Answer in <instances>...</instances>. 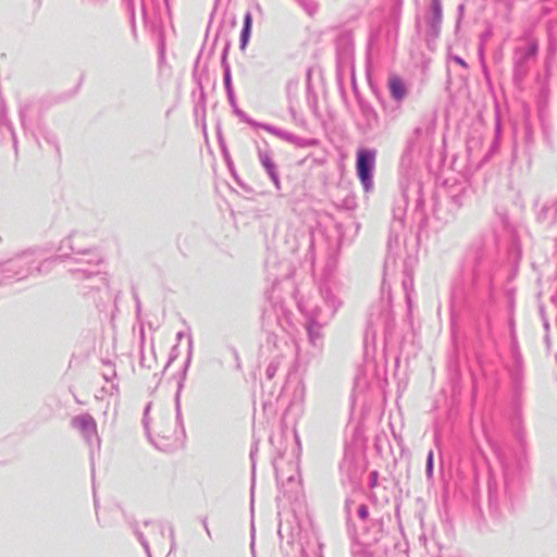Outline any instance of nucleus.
<instances>
[{
    "label": "nucleus",
    "mask_w": 557,
    "mask_h": 557,
    "mask_svg": "<svg viewBox=\"0 0 557 557\" xmlns=\"http://www.w3.org/2000/svg\"><path fill=\"white\" fill-rule=\"evenodd\" d=\"M240 46L244 47V29L240 33Z\"/></svg>",
    "instance_id": "nucleus-8"
},
{
    "label": "nucleus",
    "mask_w": 557,
    "mask_h": 557,
    "mask_svg": "<svg viewBox=\"0 0 557 557\" xmlns=\"http://www.w3.org/2000/svg\"><path fill=\"white\" fill-rule=\"evenodd\" d=\"M453 60H454L457 64H459V65H461V66H463V67H467V63H466V62H465L460 57H456V55H455V57H453Z\"/></svg>",
    "instance_id": "nucleus-6"
},
{
    "label": "nucleus",
    "mask_w": 557,
    "mask_h": 557,
    "mask_svg": "<svg viewBox=\"0 0 557 557\" xmlns=\"http://www.w3.org/2000/svg\"><path fill=\"white\" fill-rule=\"evenodd\" d=\"M432 471H433V451L430 450L428 454L426 472L429 475H431Z\"/></svg>",
    "instance_id": "nucleus-4"
},
{
    "label": "nucleus",
    "mask_w": 557,
    "mask_h": 557,
    "mask_svg": "<svg viewBox=\"0 0 557 557\" xmlns=\"http://www.w3.org/2000/svg\"><path fill=\"white\" fill-rule=\"evenodd\" d=\"M375 161V151L359 149L357 151V174L364 189L371 186V170Z\"/></svg>",
    "instance_id": "nucleus-1"
},
{
    "label": "nucleus",
    "mask_w": 557,
    "mask_h": 557,
    "mask_svg": "<svg viewBox=\"0 0 557 557\" xmlns=\"http://www.w3.org/2000/svg\"><path fill=\"white\" fill-rule=\"evenodd\" d=\"M388 87H389L391 95L396 100H401L405 97L406 88H405L403 81L398 76L393 75L389 77Z\"/></svg>",
    "instance_id": "nucleus-2"
},
{
    "label": "nucleus",
    "mask_w": 557,
    "mask_h": 557,
    "mask_svg": "<svg viewBox=\"0 0 557 557\" xmlns=\"http://www.w3.org/2000/svg\"><path fill=\"white\" fill-rule=\"evenodd\" d=\"M225 84H226V87L228 88V86H230V77H228V75H226V77H225Z\"/></svg>",
    "instance_id": "nucleus-9"
},
{
    "label": "nucleus",
    "mask_w": 557,
    "mask_h": 557,
    "mask_svg": "<svg viewBox=\"0 0 557 557\" xmlns=\"http://www.w3.org/2000/svg\"><path fill=\"white\" fill-rule=\"evenodd\" d=\"M368 515H369V512H368L367 506H364V505L359 506V508H358V516L361 519L366 520L368 518Z\"/></svg>",
    "instance_id": "nucleus-5"
},
{
    "label": "nucleus",
    "mask_w": 557,
    "mask_h": 557,
    "mask_svg": "<svg viewBox=\"0 0 557 557\" xmlns=\"http://www.w3.org/2000/svg\"><path fill=\"white\" fill-rule=\"evenodd\" d=\"M263 164L264 166L267 168V171L268 173L270 174L271 178L273 180V182L277 185L278 182H277V177L274 173V164L270 161V159L265 158L263 160Z\"/></svg>",
    "instance_id": "nucleus-3"
},
{
    "label": "nucleus",
    "mask_w": 557,
    "mask_h": 557,
    "mask_svg": "<svg viewBox=\"0 0 557 557\" xmlns=\"http://www.w3.org/2000/svg\"><path fill=\"white\" fill-rule=\"evenodd\" d=\"M249 24H250V18H249V16H246V22H245V25H246V35L248 34Z\"/></svg>",
    "instance_id": "nucleus-7"
},
{
    "label": "nucleus",
    "mask_w": 557,
    "mask_h": 557,
    "mask_svg": "<svg viewBox=\"0 0 557 557\" xmlns=\"http://www.w3.org/2000/svg\"><path fill=\"white\" fill-rule=\"evenodd\" d=\"M435 11H436L437 13L440 12V4H438V2H436V4H435Z\"/></svg>",
    "instance_id": "nucleus-10"
}]
</instances>
